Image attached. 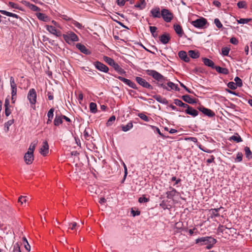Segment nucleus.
<instances>
[{
  "instance_id": "16",
  "label": "nucleus",
  "mask_w": 252,
  "mask_h": 252,
  "mask_svg": "<svg viewBox=\"0 0 252 252\" xmlns=\"http://www.w3.org/2000/svg\"><path fill=\"white\" fill-rule=\"evenodd\" d=\"M199 110L201 111L205 115L212 117L215 116V113L211 110L209 109L208 108H205L204 107H200Z\"/></svg>"
},
{
  "instance_id": "2",
  "label": "nucleus",
  "mask_w": 252,
  "mask_h": 252,
  "mask_svg": "<svg viewBox=\"0 0 252 252\" xmlns=\"http://www.w3.org/2000/svg\"><path fill=\"white\" fill-rule=\"evenodd\" d=\"M104 61L110 65L113 66L114 69L117 71L120 74H125L126 71L118 64L117 63L112 59L105 56L103 58Z\"/></svg>"
},
{
  "instance_id": "43",
  "label": "nucleus",
  "mask_w": 252,
  "mask_h": 252,
  "mask_svg": "<svg viewBox=\"0 0 252 252\" xmlns=\"http://www.w3.org/2000/svg\"><path fill=\"white\" fill-rule=\"evenodd\" d=\"M149 28H150V32H151L152 35L154 37H157L158 34L157 33H156V31L157 30V28L156 27H155V26H150L149 27Z\"/></svg>"
},
{
  "instance_id": "33",
  "label": "nucleus",
  "mask_w": 252,
  "mask_h": 252,
  "mask_svg": "<svg viewBox=\"0 0 252 252\" xmlns=\"http://www.w3.org/2000/svg\"><path fill=\"white\" fill-rule=\"evenodd\" d=\"M229 140H233L237 143L242 141L241 137L237 133L231 136L229 138Z\"/></svg>"
},
{
  "instance_id": "14",
  "label": "nucleus",
  "mask_w": 252,
  "mask_h": 252,
  "mask_svg": "<svg viewBox=\"0 0 252 252\" xmlns=\"http://www.w3.org/2000/svg\"><path fill=\"white\" fill-rule=\"evenodd\" d=\"M33 153L27 152L24 156V159L27 164H31L33 160Z\"/></svg>"
},
{
  "instance_id": "55",
  "label": "nucleus",
  "mask_w": 252,
  "mask_h": 252,
  "mask_svg": "<svg viewBox=\"0 0 252 252\" xmlns=\"http://www.w3.org/2000/svg\"><path fill=\"white\" fill-rule=\"evenodd\" d=\"M150 126L153 128V129H155L156 131L162 137H163V138H165L166 137L160 132L159 129L155 126Z\"/></svg>"
},
{
  "instance_id": "32",
  "label": "nucleus",
  "mask_w": 252,
  "mask_h": 252,
  "mask_svg": "<svg viewBox=\"0 0 252 252\" xmlns=\"http://www.w3.org/2000/svg\"><path fill=\"white\" fill-rule=\"evenodd\" d=\"M62 123L63 120L62 116L56 115L54 121V125L56 126H58L62 124Z\"/></svg>"
},
{
  "instance_id": "18",
  "label": "nucleus",
  "mask_w": 252,
  "mask_h": 252,
  "mask_svg": "<svg viewBox=\"0 0 252 252\" xmlns=\"http://www.w3.org/2000/svg\"><path fill=\"white\" fill-rule=\"evenodd\" d=\"M166 84H167L166 86L167 87V89H165V90L168 91H170L172 90H175L177 91H179V90H180V89L178 87L177 85H176L175 84L173 83L172 82H170V81L168 82Z\"/></svg>"
},
{
  "instance_id": "6",
  "label": "nucleus",
  "mask_w": 252,
  "mask_h": 252,
  "mask_svg": "<svg viewBox=\"0 0 252 252\" xmlns=\"http://www.w3.org/2000/svg\"><path fill=\"white\" fill-rule=\"evenodd\" d=\"M45 28L49 32L57 37H61L62 35L61 31L57 29V28L56 27L47 25L45 26Z\"/></svg>"
},
{
  "instance_id": "7",
  "label": "nucleus",
  "mask_w": 252,
  "mask_h": 252,
  "mask_svg": "<svg viewBox=\"0 0 252 252\" xmlns=\"http://www.w3.org/2000/svg\"><path fill=\"white\" fill-rule=\"evenodd\" d=\"M27 97L31 104H35L36 102V93L34 89H31L30 90Z\"/></svg>"
},
{
  "instance_id": "40",
  "label": "nucleus",
  "mask_w": 252,
  "mask_h": 252,
  "mask_svg": "<svg viewBox=\"0 0 252 252\" xmlns=\"http://www.w3.org/2000/svg\"><path fill=\"white\" fill-rule=\"evenodd\" d=\"M8 5L12 8L22 10V9L21 8V7L19 6V5L18 4L15 3L11 1H9L8 2Z\"/></svg>"
},
{
  "instance_id": "9",
  "label": "nucleus",
  "mask_w": 252,
  "mask_h": 252,
  "mask_svg": "<svg viewBox=\"0 0 252 252\" xmlns=\"http://www.w3.org/2000/svg\"><path fill=\"white\" fill-rule=\"evenodd\" d=\"M135 80L136 82L143 87L149 89L150 90L153 89L152 86L147 82L144 79L140 77H136L135 78Z\"/></svg>"
},
{
  "instance_id": "38",
  "label": "nucleus",
  "mask_w": 252,
  "mask_h": 252,
  "mask_svg": "<svg viewBox=\"0 0 252 252\" xmlns=\"http://www.w3.org/2000/svg\"><path fill=\"white\" fill-rule=\"evenodd\" d=\"M28 201L27 199V196H20L19 197L18 202L20 203L21 205H23L24 204H26Z\"/></svg>"
},
{
  "instance_id": "57",
  "label": "nucleus",
  "mask_w": 252,
  "mask_h": 252,
  "mask_svg": "<svg viewBox=\"0 0 252 252\" xmlns=\"http://www.w3.org/2000/svg\"><path fill=\"white\" fill-rule=\"evenodd\" d=\"M13 252H21L20 247L18 244H16L14 246Z\"/></svg>"
},
{
  "instance_id": "41",
  "label": "nucleus",
  "mask_w": 252,
  "mask_h": 252,
  "mask_svg": "<svg viewBox=\"0 0 252 252\" xmlns=\"http://www.w3.org/2000/svg\"><path fill=\"white\" fill-rule=\"evenodd\" d=\"M251 21V19L250 18H241L239 20H237V22L238 24H247L250 21Z\"/></svg>"
},
{
  "instance_id": "42",
  "label": "nucleus",
  "mask_w": 252,
  "mask_h": 252,
  "mask_svg": "<svg viewBox=\"0 0 252 252\" xmlns=\"http://www.w3.org/2000/svg\"><path fill=\"white\" fill-rule=\"evenodd\" d=\"M70 23L71 24H73L76 27H77V28H78L79 29H82L84 27L81 24L79 23V22H78L73 19L71 20Z\"/></svg>"
},
{
  "instance_id": "54",
  "label": "nucleus",
  "mask_w": 252,
  "mask_h": 252,
  "mask_svg": "<svg viewBox=\"0 0 252 252\" xmlns=\"http://www.w3.org/2000/svg\"><path fill=\"white\" fill-rule=\"evenodd\" d=\"M243 155L241 153H238L236 155L235 161L237 162H241L242 160Z\"/></svg>"
},
{
  "instance_id": "4",
  "label": "nucleus",
  "mask_w": 252,
  "mask_h": 252,
  "mask_svg": "<svg viewBox=\"0 0 252 252\" xmlns=\"http://www.w3.org/2000/svg\"><path fill=\"white\" fill-rule=\"evenodd\" d=\"M217 241L215 239L211 237H203L199 238L195 240L196 244H200V245H205L209 243H216Z\"/></svg>"
},
{
  "instance_id": "64",
  "label": "nucleus",
  "mask_w": 252,
  "mask_h": 252,
  "mask_svg": "<svg viewBox=\"0 0 252 252\" xmlns=\"http://www.w3.org/2000/svg\"><path fill=\"white\" fill-rule=\"evenodd\" d=\"M230 42L233 44H237L238 42L237 39L235 37H232L230 39Z\"/></svg>"
},
{
  "instance_id": "36",
  "label": "nucleus",
  "mask_w": 252,
  "mask_h": 252,
  "mask_svg": "<svg viewBox=\"0 0 252 252\" xmlns=\"http://www.w3.org/2000/svg\"><path fill=\"white\" fill-rule=\"evenodd\" d=\"M132 127V123L131 122H129L127 125L122 126V129L123 131L126 132L130 130Z\"/></svg>"
},
{
  "instance_id": "27",
  "label": "nucleus",
  "mask_w": 252,
  "mask_h": 252,
  "mask_svg": "<svg viewBox=\"0 0 252 252\" xmlns=\"http://www.w3.org/2000/svg\"><path fill=\"white\" fill-rule=\"evenodd\" d=\"M203 62L205 65L215 68L214 63L212 60L207 58H203Z\"/></svg>"
},
{
  "instance_id": "29",
  "label": "nucleus",
  "mask_w": 252,
  "mask_h": 252,
  "mask_svg": "<svg viewBox=\"0 0 252 252\" xmlns=\"http://www.w3.org/2000/svg\"><path fill=\"white\" fill-rule=\"evenodd\" d=\"M146 6V3L145 0H139L138 3H136L135 5V7L138 8L139 9H143Z\"/></svg>"
},
{
  "instance_id": "19",
  "label": "nucleus",
  "mask_w": 252,
  "mask_h": 252,
  "mask_svg": "<svg viewBox=\"0 0 252 252\" xmlns=\"http://www.w3.org/2000/svg\"><path fill=\"white\" fill-rule=\"evenodd\" d=\"M174 30L176 33L180 36L182 37L184 34L183 30L181 26L178 24H174L173 26Z\"/></svg>"
},
{
  "instance_id": "17",
  "label": "nucleus",
  "mask_w": 252,
  "mask_h": 252,
  "mask_svg": "<svg viewBox=\"0 0 252 252\" xmlns=\"http://www.w3.org/2000/svg\"><path fill=\"white\" fill-rule=\"evenodd\" d=\"M185 112L187 114L191 115L193 117H196L198 114V112L196 110L193 109L191 107H190L189 105L187 107Z\"/></svg>"
},
{
  "instance_id": "3",
  "label": "nucleus",
  "mask_w": 252,
  "mask_h": 252,
  "mask_svg": "<svg viewBox=\"0 0 252 252\" xmlns=\"http://www.w3.org/2000/svg\"><path fill=\"white\" fill-rule=\"evenodd\" d=\"M64 40L68 44H71L79 40L78 36L72 32H68L62 35Z\"/></svg>"
},
{
  "instance_id": "24",
  "label": "nucleus",
  "mask_w": 252,
  "mask_h": 252,
  "mask_svg": "<svg viewBox=\"0 0 252 252\" xmlns=\"http://www.w3.org/2000/svg\"><path fill=\"white\" fill-rule=\"evenodd\" d=\"M221 208H222V207H220L219 208L211 209L210 210H209V211L210 215H211V217L213 218V217H216L220 216V215L218 213V212Z\"/></svg>"
},
{
  "instance_id": "62",
  "label": "nucleus",
  "mask_w": 252,
  "mask_h": 252,
  "mask_svg": "<svg viewBox=\"0 0 252 252\" xmlns=\"http://www.w3.org/2000/svg\"><path fill=\"white\" fill-rule=\"evenodd\" d=\"M5 114L7 117L10 115L11 114V111L9 109V107L5 108Z\"/></svg>"
},
{
  "instance_id": "47",
  "label": "nucleus",
  "mask_w": 252,
  "mask_h": 252,
  "mask_svg": "<svg viewBox=\"0 0 252 252\" xmlns=\"http://www.w3.org/2000/svg\"><path fill=\"white\" fill-rule=\"evenodd\" d=\"M14 123V120H10L7 121L4 125V126L6 128V131L9 130V127Z\"/></svg>"
},
{
  "instance_id": "59",
  "label": "nucleus",
  "mask_w": 252,
  "mask_h": 252,
  "mask_svg": "<svg viewBox=\"0 0 252 252\" xmlns=\"http://www.w3.org/2000/svg\"><path fill=\"white\" fill-rule=\"evenodd\" d=\"M186 139L188 140L191 141L194 143L197 142V139L196 137H188V138H186Z\"/></svg>"
},
{
  "instance_id": "48",
  "label": "nucleus",
  "mask_w": 252,
  "mask_h": 252,
  "mask_svg": "<svg viewBox=\"0 0 252 252\" xmlns=\"http://www.w3.org/2000/svg\"><path fill=\"white\" fill-rule=\"evenodd\" d=\"M116 118L114 116H112L108 120L107 122L106 123V125L108 126H109L112 125V124L114 123V122L115 121Z\"/></svg>"
},
{
  "instance_id": "58",
  "label": "nucleus",
  "mask_w": 252,
  "mask_h": 252,
  "mask_svg": "<svg viewBox=\"0 0 252 252\" xmlns=\"http://www.w3.org/2000/svg\"><path fill=\"white\" fill-rule=\"evenodd\" d=\"M51 23L54 25V27H56V28H58L60 29H62V27L60 26V25L58 23H57L56 21H55L54 20H52L51 21Z\"/></svg>"
},
{
  "instance_id": "60",
  "label": "nucleus",
  "mask_w": 252,
  "mask_h": 252,
  "mask_svg": "<svg viewBox=\"0 0 252 252\" xmlns=\"http://www.w3.org/2000/svg\"><path fill=\"white\" fill-rule=\"evenodd\" d=\"M180 85L181 87L184 88L189 93H192V92L186 86H185L182 83L179 82Z\"/></svg>"
},
{
  "instance_id": "49",
  "label": "nucleus",
  "mask_w": 252,
  "mask_h": 252,
  "mask_svg": "<svg viewBox=\"0 0 252 252\" xmlns=\"http://www.w3.org/2000/svg\"><path fill=\"white\" fill-rule=\"evenodd\" d=\"M229 51L230 49L226 47H223L221 49V52L223 56H228Z\"/></svg>"
},
{
  "instance_id": "44",
  "label": "nucleus",
  "mask_w": 252,
  "mask_h": 252,
  "mask_svg": "<svg viewBox=\"0 0 252 252\" xmlns=\"http://www.w3.org/2000/svg\"><path fill=\"white\" fill-rule=\"evenodd\" d=\"M83 136L87 140H89L91 138V135L89 134L87 128H86L83 132Z\"/></svg>"
},
{
  "instance_id": "20",
  "label": "nucleus",
  "mask_w": 252,
  "mask_h": 252,
  "mask_svg": "<svg viewBox=\"0 0 252 252\" xmlns=\"http://www.w3.org/2000/svg\"><path fill=\"white\" fill-rule=\"evenodd\" d=\"M178 56L181 60H183L185 62H188L189 61V57L188 56L187 53L185 51H180L178 53Z\"/></svg>"
},
{
  "instance_id": "63",
  "label": "nucleus",
  "mask_w": 252,
  "mask_h": 252,
  "mask_svg": "<svg viewBox=\"0 0 252 252\" xmlns=\"http://www.w3.org/2000/svg\"><path fill=\"white\" fill-rule=\"evenodd\" d=\"M131 213L133 217H135L136 216H139L140 214L139 211H134L133 210H131Z\"/></svg>"
},
{
  "instance_id": "50",
  "label": "nucleus",
  "mask_w": 252,
  "mask_h": 252,
  "mask_svg": "<svg viewBox=\"0 0 252 252\" xmlns=\"http://www.w3.org/2000/svg\"><path fill=\"white\" fill-rule=\"evenodd\" d=\"M54 109L53 108H51L47 113V116L48 119H52L54 116Z\"/></svg>"
},
{
  "instance_id": "39",
  "label": "nucleus",
  "mask_w": 252,
  "mask_h": 252,
  "mask_svg": "<svg viewBox=\"0 0 252 252\" xmlns=\"http://www.w3.org/2000/svg\"><path fill=\"white\" fill-rule=\"evenodd\" d=\"M246 157L250 159L252 158V152L250 149L248 147H246L244 149Z\"/></svg>"
},
{
  "instance_id": "12",
  "label": "nucleus",
  "mask_w": 252,
  "mask_h": 252,
  "mask_svg": "<svg viewBox=\"0 0 252 252\" xmlns=\"http://www.w3.org/2000/svg\"><path fill=\"white\" fill-rule=\"evenodd\" d=\"M95 67L99 70L104 72H107L109 69L107 66L103 63L99 62H95L94 63Z\"/></svg>"
},
{
  "instance_id": "30",
  "label": "nucleus",
  "mask_w": 252,
  "mask_h": 252,
  "mask_svg": "<svg viewBox=\"0 0 252 252\" xmlns=\"http://www.w3.org/2000/svg\"><path fill=\"white\" fill-rule=\"evenodd\" d=\"M188 53L189 57L193 59H197L199 57V53L197 51L190 50Z\"/></svg>"
},
{
  "instance_id": "46",
  "label": "nucleus",
  "mask_w": 252,
  "mask_h": 252,
  "mask_svg": "<svg viewBox=\"0 0 252 252\" xmlns=\"http://www.w3.org/2000/svg\"><path fill=\"white\" fill-rule=\"evenodd\" d=\"M234 81L235 82V84H236L237 87H240L242 86V81L239 77H236L234 78Z\"/></svg>"
},
{
  "instance_id": "11",
  "label": "nucleus",
  "mask_w": 252,
  "mask_h": 252,
  "mask_svg": "<svg viewBox=\"0 0 252 252\" xmlns=\"http://www.w3.org/2000/svg\"><path fill=\"white\" fill-rule=\"evenodd\" d=\"M49 152V145L48 142L45 141L40 149L39 153L43 156H46Z\"/></svg>"
},
{
  "instance_id": "52",
  "label": "nucleus",
  "mask_w": 252,
  "mask_h": 252,
  "mask_svg": "<svg viewBox=\"0 0 252 252\" xmlns=\"http://www.w3.org/2000/svg\"><path fill=\"white\" fill-rule=\"evenodd\" d=\"M138 116L143 120L145 122H149L150 118L144 114L140 113L138 115Z\"/></svg>"
},
{
  "instance_id": "53",
  "label": "nucleus",
  "mask_w": 252,
  "mask_h": 252,
  "mask_svg": "<svg viewBox=\"0 0 252 252\" xmlns=\"http://www.w3.org/2000/svg\"><path fill=\"white\" fill-rule=\"evenodd\" d=\"M227 86L228 88L232 90H235L237 88V86H236V84H235L234 82H230L228 83Z\"/></svg>"
},
{
  "instance_id": "8",
  "label": "nucleus",
  "mask_w": 252,
  "mask_h": 252,
  "mask_svg": "<svg viewBox=\"0 0 252 252\" xmlns=\"http://www.w3.org/2000/svg\"><path fill=\"white\" fill-rule=\"evenodd\" d=\"M207 21L206 19L204 18H201L195 21H192L191 23L196 28H202L207 24Z\"/></svg>"
},
{
  "instance_id": "51",
  "label": "nucleus",
  "mask_w": 252,
  "mask_h": 252,
  "mask_svg": "<svg viewBox=\"0 0 252 252\" xmlns=\"http://www.w3.org/2000/svg\"><path fill=\"white\" fill-rule=\"evenodd\" d=\"M214 23L215 24L216 27L219 29L222 27V25L221 23L220 20L218 18H216L214 20Z\"/></svg>"
},
{
  "instance_id": "21",
  "label": "nucleus",
  "mask_w": 252,
  "mask_h": 252,
  "mask_svg": "<svg viewBox=\"0 0 252 252\" xmlns=\"http://www.w3.org/2000/svg\"><path fill=\"white\" fill-rule=\"evenodd\" d=\"M170 39V37L169 34H163L159 37V40L164 44H167Z\"/></svg>"
},
{
  "instance_id": "34",
  "label": "nucleus",
  "mask_w": 252,
  "mask_h": 252,
  "mask_svg": "<svg viewBox=\"0 0 252 252\" xmlns=\"http://www.w3.org/2000/svg\"><path fill=\"white\" fill-rule=\"evenodd\" d=\"M37 144V141H34L31 144L28 149V152L33 153L35 147Z\"/></svg>"
},
{
  "instance_id": "61",
  "label": "nucleus",
  "mask_w": 252,
  "mask_h": 252,
  "mask_svg": "<svg viewBox=\"0 0 252 252\" xmlns=\"http://www.w3.org/2000/svg\"><path fill=\"white\" fill-rule=\"evenodd\" d=\"M61 17L65 21H71L72 20V19H71L70 18H69L66 15H62L61 16Z\"/></svg>"
},
{
  "instance_id": "35",
  "label": "nucleus",
  "mask_w": 252,
  "mask_h": 252,
  "mask_svg": "<svg viewBox=\"0 0 252 252\" xmlns=\"http://www.w3.org/2000/svg\"><path fill=\"white\" fill-rule=\"evenodd\" d=\"M90 110L93 113H95L97 112V106L96 103L91 102L90 103Z\"/></svg>"
},
{
  "instance_id": "10",
  "label": "nucleus",
  "mask_w": 252,
  "mask_h": 252,
  "mask_svg": "<svg viewBox=\"0 0 252 252\" xmlns=\"http://www.w3.org/2000/svg\"><path fill=\"white\" fill-rule=\"evenodd\" d=\"M150 13L151 16L154 18H160L161 17V11L159 7H155L153 8Z\"/></svg>"
},
{
  "instance_id": "45",
  "label": "nucleus",
  "mask_w": 252,
  "mask_h": 252,
  "mask_svg": "<svg viewBox=\"0 0 252 252\" xmlns=\"http://www.w3.org/2000/svg\"><path fill=\"white\" fill-rule=\"evenodd\" d=\"M239 8H246L247 3L245 1H240L237 3Z\"/></svg>"
},
{
  "instance_id": "31",
  "label": "nucleus",
  "mask_w": 252,
  "mask_h": 252,
  "mask_svg": "<svg viewBox=\"0 0 252 252\" xmlns=\"http://www.w3.org/2000/svg\"><path fill=\"white\" fill-rule=\"evenodd\" d=\"M182 98L185 101H186L189 103H190V104H192L195 102V101L194 100V99L193 98H192L191 97H190V96L189 95H183L182 96Z\"/></svg>"
},
{
  "instance_id": "25",
  "label": "nucleus",
  "mask_w": 252,
  "mask_h": 252,
  "mask_svg": "<svg viewBox=\"0 0 252 252\" xmlns=\"http://www.w3.org/2000/svg\"><path fill=\"white\" fill-rule=\"evenodd\" d=\"M171 189V190L168 191L166 192L167 197L169 199H172L173 198L174 196H175L177 193H178V192L177 190L172 188H170Z\"/></svg>"
},
{
  "instance_id": "37",
  "label": "nucleus",
  "mask_w": 252,
  "mask_h": 252,
  "mask_svg": "<svg viewBox=\"0 0 252 252\" xmlns=\"http://www.w3.org/2000/svg\"><path fill=\"white\" fill-rule=\"evenodd\" d=\"M174 103L176 105L183 107L184 108H187L189 105L187 104L183 103L181 100L179 99H175Z\"/></svg>"
},
{
  "instance_id": "1",
  "label": "nucleus",
  "mask_w": 252,
  "mask_h": 252,
  "mask_svg": "<svg viewBox=\"0 0 252 252\" xmlns=\"http://www.w3.org/2000/svg\"><path fill=\"white\" fill-rule=\"evenodd\" d=\"M146 72L148 75L152 76L158 81L157 85L158 87H161L163 89H167V87L165 84V82L167 81L166 77L155 70L148 69Z\"/></svg>"
},
{
  "instance_id": "28",
  "label": "nucleus",
  "mask_w": 252,
  "mask_h": 252,
  "mask_svg": "<svg viewBox=\"0 0 252 252\" xmlns=\"http://www.w3.org/2000/svg\"><path fill=\"white\" fill-rule=\"evenodd\" d=\"M153 97L158 102L162 103V104H166L167 103V100L166 98L162 97L159 95H155L153 96Z\"/></svg>"
},
{
  "instance_id": "23",
  "label": "nucleus",
  "mask_w": 252,
  "mask_h": 252,
  "mask_svg": "<svg viewBox=\"0 0 252 252\" xmlns=\"http://www.w3.org/2000/svg\"><path fill=\"white\" fill-rule=\"evenodd\" d=\"M215 68L216 70L220 73L226 75L229 73V71L226 68H223L219 66H215Z\"/></svg>"
},
{
  "instance_id": "56",
  "label": "nucleus",
  "mask_w": 252,
  "mask_h": 252,
  "mask_svg": "<svg viewBox=\"0 0 252 252\" xmlns=\"http://www.w3.org/2000/svg\"><path fill=\"white\" fill-rule=\"evenodd\" d=\"M149 201V199L146 198L145 197H139L138 199V201L140 203L147 202Z\"/></svg>"
},
{
  "instance_id": "26",
  "label": "nucleus",
  "mask_w": 252,
  "mask_h": 252,
  "mask_svg": "<svg viewBox=\"0 0 252 252\" xmlns=\"http://www.w3.org/2000/svg\"><path fill=\"white\" fill-rule=\"evenodd\" d=\"M76 47L79 50H80L81 52L83 53L84 54H88L90 53V52L86 48V47L84 45H83L80 43L77 44Z\"/></svg>"
},
{
  "instance_id": "22",
  "label": "nucleus",
  "mask_w": 252,
  "mask_h": 252,
  "mask_svg": "<svg viewBox=\"0 0 252 252\" xmlns=\"http://www.w3.org/2000/svg\"><path fill=\"white\" fill-rule=\"evenodd\" d=\"M36 16L39 20L44 22H48L50 20L48 16L42 13H38L36 14Z\"/></svg>"
},
{
  "instance_id": "5",
  "label": "nucleus",
  "mask_w": 252,
  "mask_h": 252,
  "mask_svg": "<svg viewBox=\"0 0 252 252\" xmlns=\"http://www.w3.org/2000/svg\"><path fill=\"white\" fill-rule=\"evenodd\" d=\"M161 17L165 22L169 23L173 19V14L168 9L163 8L161 10Z\"/></svg>"
},
{
  "instance_id": "13",
  "label": "nucleus",
  "mask_w": 252,
  "mask_h": 252,
  "mask_svg": "<svg viewBox=\"0 0 252 252\" xmlns=\"http://www.w3.org/2000/svg\"><path fill=\"white\" fill-rule=\"evenodd\" d=\"M117 78L118 79H119L120 80H121L122 82H123L126 84L128 86H129L131 88H133V89H136V84L134 83H133L132 81H131L130 80L126 79V78H124V77H121V76H118Z\"/></svg>"
},
{
  "instance_id": "15",
  "label": "nucleus",
  "mask_w": 252,
  "mask_h": 252,
  "mask_svg": "<svg viewBox=\"0 0 252 252\" xmlns=\"http://www.w3.org/2000/svg\"><path fill=\"white\" fill-rule=\"evenodd\" d=\"M10 86L11 88V95H16L17 93V86L13 77L10 78Z\"/></svg>"
}]
</instances>
